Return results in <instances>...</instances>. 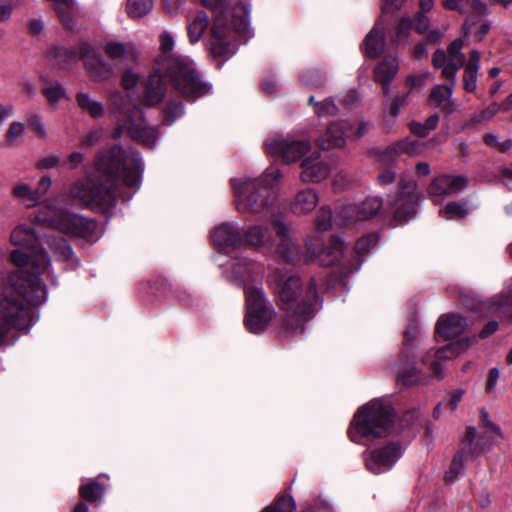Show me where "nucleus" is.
Here are the masks:
<instances>
[{"mask_svg":"<svg viewBox=\"0 0 512 512\" xmlns=\"http://www.w3.org/2000/svg\"><path fill=\"white\" fill-rule=\"evenodd\" d=\"M344 249L345 243L339 237H332L330 245L323 247L322 238L313 235L306 240L305 257L307 261H318L321 266H333L339 262Z\"/></svg>","mask_w":512,"mask_h":512,"instance_id":"4468645a","label":"nucleus"},{"mask_svg":"<svg viewBox=\"0 0 512 512\" xmlns=\"http://www.w3.org/2000/svg\"><path fill=\"white\" fill-rule=\"evenodd\" d=\"M51 184V178L48 176H44L39 180L36 189H33L24 182H19L13 187L12 195L21 205L27 208L35 207L47 194Z\"/></svg>","mask_w":512,"mask_h":512,"instance_id":"412c9836","label":"nucleus"},{"mask_svg":"<svg viewBox=\"0 0 512 512\" xmlns=\"http://www.w3.org/2000/svg\"><path fill=\"white\" fill-rule=\"evenodd\" d=\"M105 54L114 61H135L138 58V50L132 43H119L107 41L103 45Z\"/></svg>","mask_w":512,"mask_h":512,"instance_id":"473e14b6","label":"nucleus"},{"mask_svg":"<svg viewBox=\"0 0 512 512\" xmlns=\"http://www.w3.org/2000/svg\"><path fill=\"white\" fill-rule=\"evenodd\" d=\"M481 54L478 50H471L469 52V59L464 62V69L478 72L480 69Z\"/></svg>","mask_w":512,"mask_h":512,"instance_id":"69168bd1","label":"nucleus"},{"mask_svg":"<svg viewBox=\"0 0 512 512\" xmlns=\"http://www.w3.org/2000/svg\"><path fill=\"white\" fill-rule=\"evenodd\" d=\"M479 426L480 435L475 427H467L463 439V453L478 456L490 446L498 445L502 441L503 434L500 427L490 419L485 409L480 410Z\"/></svg>","mask_w":512,"mask_h":512,"instance_id":"9b49d317","label":"nucleus"},{"mask_svg":"<svg viewBox=\"0 0 512 512\" xmlns=\"http://www.w3.org/2000/svg\"><path fill=\"white\" fill-rule=\"evenodd\" d=\"M10 242L16 246L33 247L37 242V237L28 226L18 225L11 232Z\"/></svg>","mask_w":512,"mask_h":512,"instance_id":"58836bf2","label":"nucleus"},{"mask_svg":"<svg viewBox=\"0 0 512 512\" xmlns=\"http://www.w3.org/2000/svg\"><path fill=\"white\" fill-rule=\"evenodd\" d=\"M243 244L254 247H270L272 245V233L269 228L255 225L250 227L244 235H242Z\"/></svg>","mask_w":512,"mask_h":512,"instance_id":"72a5a7b5","label":"nucleus"},{"mask_svg":"<svg viewBox=\"0 0 512 512\" xmlns=\"http://www.w3.org/2000/svg\"><path fill=\"white\" fill-rule=\"evenodd\" d=\"M412 28V23L410 18L404 17L400 20L397 32H396V38L398 41H401L403 39H406L410 33V30Z\"/></svg>","mask_w":512,"mask_h":512,"instance_id":"338daca9","label":"nucleus"},{"mask_svg":"<svg viewBox=\"0 0 512 512\" xmlns=\"http://www.w3.org/2000/svg\"><path fill=\"white\" fill-rule=\"evenodd\" d=\"M464 305L479 313L495 314L501 318L512 321V279L508 282L505 292L483 302L477 297H466Z\"/></svg>","mask_w":512,"mask_h":512,"instance_id":"2eb2a0df","label":"nucleus"},{"mask_svg":"<svg viewBox=\"0 0 512 512\" xmlns=\"http://www.w3.org/2000/svg\"><path fill=\"white\" fill-rule=\"evenodd\" d=\"M34 221L74 237L89 238L96 230L94 221L58 208L54 203H48L39 209L34 215Z\"/></svg>","mask_w":512,"mask_h":512,"instance_id":"1a4fd4ad","label":"nucleus"},{"mask_svg":"<svg viewBox=\"0 0 512 512\" xmlns=\"http://www.w3.org/2000/svg\"><path fill=\"white\" fill-rule=\"evenodd\" d=\"M216 13L211 28L210 51L214 57L228 59L236 53L238 38L250 32L249 10L242 4L229 9L227 0H202Z\"/></svg>","mask_w":512,"mask_h":512,"instance_id":"20e7f679","label":"nucleus"},{"mask_svg":"<svg viewBox=\"0 0 512 512\" xmlns=\"http://www.w3.org/2000/svg\"><path fill=\"white\" fill-rule=\"evenodd\" d=\"M467 187V178L462 175H440L435 177L429 187L428 194L434 202H438L445 196H451L462 192Z\"/></svg>","mask_w":512,"mask_h":512,"instance_id":"aec40b11","label":"nucleus"},{"mask_svg":"<svg viewBox=\"0 0 512 512\" xmlns=\"http://www.w3.org/2000/svg\"><path fill=\"white\" fill-rule=\"evenodd\" d=\"M384 28L377 23L366 35L363 43L364 54L369 58H376L384 51Z\"/></svg>","mask_w":512,"mask_h":512,"instance_id":"f704fd0d","label":"nucleus"},{"mask_svg":"<svg viewBox=\"0 0 512 512\" xmlns=\"http://www.w3.org/2000/svg\"><path fill=\"white\" fill-rule=\"evenodd\" d=\"M500 111H502L500 105L496 102H493L490 105H488L486 108L481 110L479 113L473 115L471 118V123L479 124V123H482L485 121H490Z\"/></svg>","mask_w":512,"mask_h":512,"instance_id":"6e6d98bb","label":"nucleus"},{"mask_svg":"<svg viewBox=\"0 0 512 512\" xmlns=\"http://www.w3.org/2000/svg\"><path fill=\"white\" fill-rule=\"evenodd\" d=\"M265 149L270 156L290 164L305 156L310 151L311 144L308 140L274 136L266 140Z\"/></svg>","mask_w":512,"mask_h":512,"instance_id":"ddd939ff","label":"nucleus"},{"mask_svg":"<svg viewBox=\"0 0 512 512\" xmlns=\"http://www.w3.org/2000/svg\"><path fill=\"white\" fill-rule=\"evenodd\" d=\"M382 208L383 199L381 197H368L360 203L349 204L342 207L338 212L337 219L341 224L368 220L378 215Z\"/></svg>","mask_w":512,"mask_h":512,"instance_id":"f3484780","label":"nucleus"},{"mask_svg":"<svg viewBox=\"0 0 512 512\" xmlns=\"http://www.w3.org/2000/svg\"><path fill=\"white\" fill-rule=\"evenodd\" d=\"M17 270L5 273L0 270V346L8 343L12 330H28L33 324L31 306L47 299L46 287L39 275L50 266L47 253L34 250L31 255L20 250L10 254Z\"/></svg>","mask_w":512,"mask_h":512,"instance_id":"f257e3e1","label":"nucleus"},{"mask_svg":"<svg viewBox=\"0 0 512 512\" xmlns=\"http://www.w3.org/2000/svg\"><path fill=\"white\" fill-rule=\"evenodd\" d=\"M477 77H478V72L464 69L463 84H464V89L467 92L475 91V89L477 87Z\"/></svg>","mask_w":512,"mask_h":512,"instance_id":"e2e57ef3","label":"nucleus"},{"mask_svg":"<svg viewBox=\"0 0 512 512\" xmlns=\"http://www.w3.org/2000/svg\"><path fill=\"white\" fill-rule=\"evenodd\" d=\"M96 175L79 179L69 190L72 202L97 211H108L116 204L117 185L120 178L130 188L139 189L142 159L134 150L126 151L113 146L100 152L94 161Z\"/></svg>","mask_w":512,"mask_h":512,"instance_id":"f03ea898","label":"nucleus"},{"mask_svg":"<svg viewBox=\"0 0 512 512\" xmlns=\"http://www.w3.org/2000/svg\"><path fill=\"white\" fill-rule=\"evenodd\" d=\"M378 241L377 234H368L357 240L355 250L359 255H365L377 246Z\"/></svg>","mask_w":512,"mask_h":512,"instance_id":"5fc2aeb1","label":"nucleus"},{"mask_svg":"<svg viewBox=\"0 0 512 512\" xmlns=\"http://www.w3.org/2000/svg\"><path fill=\"white\" fill-rule=\"evenodd\" d=\"M55 4V9L61 21L68 28H72V19L75 13L74 0H51Z\"/></svg>","mask_w":512,"mask_h":512,"instance_id":"37998d69","label":"nucleus"},{"mask_svg":"<svg viewBox=\"0 0 512 512\" xmlns=\"http://www.w3.org/2000/svg\"><path fill=\"white\" fill-rule=\"evenodd\" d=\"M42 93L49 104L54 107H56L61 100L69 99L65 88L58 81H46L43 85Z\"/></svg>","mask_w":512,"mask_h":512,"instance_id":"a19ab883","label":"nucleus"},{"mask_svg":"<svg viewBox=\"0 0 512 512\" xmlns=\"http://www.w3.org/2000/svg\"><path fill=\"white\" fill-rule=\"evenodd\" d=\"M162 76H165L164 72L157 71L155 67L154 72L143 83L140 101L144 106L154 107L164 99L166 86Z\"/></svg>","mask_w":512,"mask_h":512,"instance_id":"5701e85b","label":"nucleus"},{"mask_svg":"<svg viewBox=\"0 0 512 512\" xmlns=\"http://www.w3.org/2000/svg\"><path fill=\"white\" fill-rule=\"evenodd\" d=\"M104 487L96 482H90L80 487V495L83 499L94 502L102 498Z\"/></svg>","mask_w":512,"mask_h":512,"instance_id":"603ef678","label":"nucleus"},{"mask_svg":"<svg viewBox=\"0 0 512 512\" xmlns=\"http://www.w3.org/2000/svg\"><path fill=\"white\" fill-rule=\"evenodd\" d=\"M109 110L113 115L116 128L113 138L127 134L132 139L147 146H154L158 139V130L146 124L143 110L132 104L131 99L120 92H113L108 97Z\"/></svg>","mask_w":512,"mask_h":512,"instance_id":"423d86ee","label":"nucleus"},{"mask_svg":"<svg viewBox=\"0 0 512 512\" xmlns=\"http://www.w3.org/2000/svg\"><path fill=\"white\" fill-rule=\"evenodd\" d=\"M483 142L490 149H493L500 153H506L512 147V139L511 138L502 139L499 135H497L495 133H491V132L485 133L483 135Z\"/></svg>","mask_w":512,"mask_h":512,"instance_id":"49530a36","label":"nucleus"},{"mask_svg":"<svg viewBox=\"0 0 512 512\" xmlns=\"http://www.w3.org/2000/svg\"><path fill=\"white\" fill-rule=\"evenodd\" d=\"M394 410L382 399H373L355 413L348 435L351 441L360 443L385 437L393 432Z\"/></svg>","mask_w":512,"mask_h":512,"instance_id":"0eeeda50","label":"nucleus"},{"mask_svg":"<svg viewBox=\"0 0 512 512\" xmlns=\"http://www.w3.org/2000/svg\"><path fill=\"white\" fill-rule=\"evenodd\" d=\"M73 58H84V65L89 75L97 80L108 79L113 74L110 64L104 61L96 52H90L87 46H82L79 52H71Z\"/></svg>","mask_w":512,"mask_h":512,"instance_id":"4be33fe9","label":"nucleus"},{"mask_svg":"<svg viewBox=\"0 0 512 512\" xmlns=\"http://www.w3.org/2000/svg\"><path fill=\"white\" fill-rule=\"evenodd\" d=\"M245 306L244 324L253 334L264 332L276 316L275 308L266 297L261 284L245 288Z\"/></svg>","mask_w":512,"mask_h":512,"instance_id":"9d476101","label":"nucleus"},{"mask_svg":"<svg viewBox=\"0 0 512 512\" xmlns=\"http://www.w3.org/2000/svg\"><path fill=\"white\" fill-rule=\"evenodd\" d=\"M209 24V18L203 11L197 12L194 19L188 24L187 32L191 43H196L202 37Z\"/></svg>","mask_w":512,"mask_h":512,"instance_id":"ea45409f","label":"nucleus"},{"mask_svg":"<svg viewBox=\"0 0 512 512\" xmlns=\"http://www.w3.org/2000/svg\"><path fill=\"white\" fill-rule=\"evenodd\" d=\"M25 125L22 122H12L6 132V139L9 144L17 142L24 134Z\"/></svg>","mask_w":512,"mask_h":512,"instance_id":"052dcab7","label":"nucleus"},{"mask_svg":"<svg viewBox=\"0 0 512 512\" xmlns=\"http://www.w3.org/2000/svg\"><path fill=\"white\" fill-rule=\"evenodd\" d=\"M309 103L315 105L314 110L318 116L333 115L337 112V107L331 100L314 103V97L311 96L309 98Z\"/></svg>","mask_w":512,"mask_h":512,"instance_id":"13d9d810","label":"nucleus"},{"mask_svg":"<svg viewBox=\"0 0 512 512\" xmlns=\"http://www.w3.org/2000/svg\"><path fill=\"white\" fill-rule=\"evenodd\" d=\"M269 285L277 304L285 312L282 330L296 334L314 317L318 302L317 283L311 278L303 283L297 275L275 270L269 277Z\"/></svg>","mask_w":512,"mask_h":512,"instance_id":"7ed1b4c3","label":"nucleus"},{"mask_svg":"<svg viewBox=\"0 0 512 512\" xmlns=\"http://www.w3.org/2000/svg\"><path fill=\"white\" fill-rule=\"evenodd\" d=\"M47 244L55 253V255H57L61 260L71 261L72 264L74 262L78 264L77 259L74 257L71 246L65 239L61 237L48 236Z\"/></svg>","mask_w":512,"mask_h":512,"instance_id":"4c0bfd02","label":"nucleus"},{"mask_svg":"<svg viewBox=\"0 0 512 512\" xmlns=\"http://www.w3.org/2000/svg\"><path fill=\"white\" fill-rule=\"evenodd\" d=\"M231 278L246 287H254L252 282H258L261 274V266L246 259H232L229 264ZM257 285H255L256 287Z\"/></svg>","mask_w":512,"mask_h":512,"instance_id":"b1692460","label":"nucleus"},{"mask_svg":"<svg viewBox=\"0 0 512 512\" xmlns=\"http://www.w3.org/2000/svg\"><path fill=\"white\" fill-rule=\"evenodd\" d=\"M418 200L416 181L401 179L397 190L388 195V205L393 210L395 220L404 223L411 219L416 213Z\"/></svg>","mask_w":512,"mask_h":512,"instance_id":"f8f14e48","label":"nucleus"},{"mask_svg":"<svg viewBox=\"0 0 512 512\" xmlns=\"http://www.w3.org/2000/svg\"><path fill=\"white\" fill-rule=\"evenodd\" d=\"M300 168V180L303 183H320L327 179L331 173L330 163L318 151L307 155L302 160Z\"/></svg>","mask_w":512,"mask_h":512,"instance_id":"6ab92c4d","label":"nucleus"},{"mask_svg":"<svg viewBox=\"0 0 512 512\" xmlns=\"http://www.w3.org/2000/svg\"><path fill=\"white\" fill-rule=\"evenodd\" d=\"M455 83L450 81L447 85H436L430 93L429 101L432 105L441 108L446 114H452L458 109V104L452 99Z\"/></svg>","mask_w":512,"mask_h":512,"instance_id":"c756f323","label":"nucleus"},{"mask_svg":"<svg viewBox=\"0 0 512 512\" xmlns=\"http://www.w3.org/2000/svg\"><path fill=\"white\" fill-rule=\"evenodd\" d=\"M348 122L345 120L331 122L326 132L318 140L321 149L342 148L346 143Z\"/></svg>","mask_w":512,"mask_h":512,"instance_id":"a878e982","label":"nucleus"},{"mask_svg":"<svg viewBox=\"0 0 512 512\" xmlns=\"http://www.w3.org/2000/svg\"><path fill=\"white\" fill-rule=\"evenodd\" d=\"M438 122L439 115L433 114L429 116L424 123L412 122L410 123L409 127L413 134H416L420 137H425L437 127Z\"/></svg>","mask_w":512,"mask_h":512,"instance_id":"de8ad7c7","label":"nucleus"},{"mask_svg":"<svg viewBox=\"0 0 512 512\" xmlns=\"http://www.w3.org/2000/svg\"><path fill=\"white\" fill-rule=\"evenodd\" d=\"M163 114L168 124H172L184 114V106L179 100H168L163 108Z\"/></svg>","mask_w":512,"mask_h":512,"instance_id":"3c124183","label":"nucleus"},{"mask_svg":"<svg viewBox=\"0 0 512 512\" xmlns=\"http://www.w3.org/2000/svg\"><path fill=\"white\" fill-rule=\"evenodd\" d=\"M465 35H472L478 42L482 41L490 30V26L482 19L470 17L463 25Z\"/></svg>","mask_w":512,"mask_h":512,"instance_id":"79ce46f5","label":"nucleus"},{"mask_svg":"<svg viewBox=\"0 0 512 512\" xmlns=\"http://www.w3.org/2000/svg\"><path fill=\"white\" fill-rule=\"evenodd\" d=\"M474 455H467L463 453V448L461 451L455 455L453 458V461L450 466L449 472L445 475V480L452 482L459 473L463 471L464 468V459H467L468 457H473Z\"/></svg>","mask_w":512,"mask_h":512,"instance_id":"864d4df0","label":"nucleus"},{"mask_svg":"<svg viewBox=\"0 0 512 512\" xmlns=\"http://www.w3.org/2000/svg\"><path fill=\"white\" fill-rule=\"evenodd\" d=\"M315 225L318 231H328L332 228V211L329 207L323 206L318 210Z\"/></svg>","mask_w":512,"mask_h":512,"instance_id":"4d7b16f0","label":"nucleus"},{"mask_svg":"<svg viewBox=\"0 0 512 512\" xmlns=\"http://www.w3.org/2000/svg\"><path fill=\"white\" fill-rule=\"evenodd\" d=\"M272 225L276 231L280 242L277 246V253L283 259L292 261L298 255L299 247L291 238V227L280 217L272 220Z\"/></svg>","mask_w":512,"mask_h":512,"instance_id":"393cba45","label":"nucleus"},{"mask_svg":"<svg viewBox=\"0 0 512 512\" xmlns=\"http://www.w3.org/2000/svg\"><path fill=\"white\" fill-rule=\"evenodd\" d=\"M28 125L32 131H34L39 137L46 138V128L42 121L41 116L33 115L28 118Z\"/></svg>","mask_w":512,"mask_h":512,"instance_id":"680f3d73","label":"nucleus"},{"mask_svg":"<svg viewBox=\"0 0 512 512\" xmlns=\"http://www.w3.org/2000/svg\"><path fill=\"white\" fill-rule=\"evenodd\" d=\"M319 203V195L313 188H303L294 195L289 208L294 215L301 216L311 213Z\"/></svg>","mask_w":512,"mask_h":512,"instance_id":"bb28decb","label":"nucleus"},{"mask_svg":"<svg viewBox=\"0 0 512 512\" xmlns=\"http://www.w3.org/2000/svg\"><path fill=\"white\" fill-rule=\"evenodd\" d=\"M468 327L466 319L458 314H447L439 318L436 331L446 339H453L462 335Z\"/></svg>","mask_w":512,"mask_h":512,"instance_id":"c85d7f7f","label":"nucleus"},{"mask_svg":"<svg viewBox=\"0 0 512 512\" xmlns=\"http://www.w3.org/2000/svg\"><path fill=\"white\" fill-rule=\"evenodd\" d=\"M175 46L174 36L163 31L159 35L160 55L155 60L157 71L164 72L165 77L187 99L196 100L211 91V86L202 81L192 60L171 54Z\"/></svg>","mask_w":512,"mask_h":512,"instance_id":"39448f33","label":"nucleus"},{"mask_svg":"<svg viewBox=\"0 0 512 512\" xmlns=\"http://www.w3.org/2000/svg\"><path fill=\"white\" fill-rule=\"evenodd\" d=\"M397 379L405 386H411L418 383H426V378L420 376L419 370L408 363L398 372Z\"/></svg>","mask_w":512,"mask_h":512,"instance_id":"c03bdc74","label":"nucleus"},{"mask_svg":"<svg viewBox=\"0 0 512 512\" xmlns=\"http://www.w3.org/2000/svg\"><path fill=\"white\" fill-rule=\"evenodd\" d=\"M464 40L459 38L450 43L447 49L448 65L442 70V75L453 83L456 82L458 70L464 65L465 55L462 53Z\"/></svg>","mask_w":512,"mask_h":512,"instance_id":"cd10ccee","label":"nucleus"},{"mask_svg":"<svg viewBox=\"0 0 512 512\" xmlns=\"http://www.w3.org/2000/svg\"><path fill=\"white\" fill-rule=\"evenodd\" d=\"M76 102L80 110L88 114L93 119H100L105 114V108L102 102L93 98L89 93L78 92Z\"/></svg>","mask_w":512,"mask_h":512,"instance_id":"e433bc0d","label":"nucleus"},{"mask_svg":"<svg viewBox=\"0 0 512 512\" xmlns=\"http://www.w3.org/2000/svg\"><path fill=\"white\" fill-rule=\"evenodd\" d=\"M422 151L423 145L419 141L406 138L387 147L382 157L384 161L392 162L399 155H416Z\"/></svg>","mask_w":512,"mask_h":512,"instance_id":"2f4dec72","label":"nucleus"},{"mask_svg":"<svg viewBox=\"0 0 512 512\" xmlns=\"http://www.w3.org/2000/svg\"><path fill=\"white\" fill-rule=\"evenodd\" d=\"M212 240L221 249L235 248L243 244L242 234L229 223L219 225L212 234Z\"/></svg>","mask_w":512,"mask_h":512,"instance_id":"7c9ffc66","label":"nucleus"},{"mask_svg":"<svg viewBox=\"0 0 512 512\" xmlns=\"http://www.w3.org/2000/svg\"><path fill=\"white\" fill-rule=\"evenodd\" d=\"M121 83L124 89H133L139 83V75L132 70H128L123 74Z\"/></svg>","mask_w":512,"mask_h":512,"instance_id":"0e129e2a","label":"nucleus"},{"mask_svg":"<svg viewBox=\"0 0 512 512\" xmlns=\"http://www.w3.org/2000/svg\"><path fill=\"white\" fill-rule=\"evenodd\" d=\"M464 391L459 389L452 392L442 403H440L434 410V414L438 413L440 406H444L449 411L453 412L463 397Z\"/></svg>","mask_w":512,"mask_h":512,"instance_id":"bf43d9fd","label":"nucleus"},{"mask_svg":"<svg viewBox=\"0 0 512 512\" xmlns=\"http://www.w3.org/2000/svg\"><path fill=\"white\" fill-rule=\"evenodd\" d=\"M475 342V336L470 338L465 337L456 342H452L438 349L435 353H433V355L427 354L422 359V363L424 365H429V371L432 377H435L437 380H441L444 375L439 361L458 356L460 353L465 351L469 346L473 345Z\"/></svg>","mask_w":512,"mask_h":512,"instance_id":"dca6fc26","label":"nucleus"},{"mask_svg":"<svg viewBox=\"0 0 512 512\" xmlns=\"http://www.w3.org/2000/svg\"><path fill=\"white\" fill-rule=\"evenodd\" d=\"M153 8V0H127V13L131 18H142Z\"/></svg>","mask_w":512,"mask_h":512,"instance_id":"a18cd8bd","label":"nucleus"},{"mask_svg":"<svg viewBox=\"0 0 512 512\" xmlns=\"http://www.w3.org/2000/svg\"><path fill=\"white\" fill-rule=\"evenodd\" d=\"M398 72V62L394 57L385 58L375 69L374 79L383 85V91L388 94V85Z\"/></svg>","mask_w":512,"mask_h":512,"instance_id":"c9c22d12","label":"nucleus"},{"mask_svg":"<svg viewBox=\"0 0 512 512\" xmlns=\"http://www.w3.org/2000/svg\"><path fill=\"white\" fill-rule=\"evenodd\" d=\"M281 178V171L271 167L258 178L233 179L237 210L254 214L264 212L270 205L271 190Z\"/></svg>","mask_w":512,"mask_h":512,"instance_id":"6e6552de","label":"nucleus"},{"mask_svg":"<svg viewBox=\"0 0 512 512\" xmlns=\"http://www.w3.org/2000/svg\"><path fill=\"white\" fill-rule=\"evenodd\" d=\"M402 453L401 445L398 442H391L369 452L365 457V465L370 472L380 474L390 470Z\"/></svg>","mask_w":512,"mask_h":512,"instance_id":"a211bd4d","label":"nucleus"},{"mask_svg":"<svg viewBox=\"0 0 512 512\" xmlns=\"http://www.w3.org/2000/svg\"><path fill=\"white\" fill-rule=\"evenodd\" d=\"M370 128L369 123L365 121H359L355 124L348 123V130L350 131V134L356 137H362L365 135Z\"/></svg>","mask_w":512,"mask_h":512,"instance_id":"774afa93","label":"nucleus"},{"mask_svg":"<svg viewBox=\"0 0 512 512\" xmlns=\"http://www.w3.org/2000/svg\"><path fill=\"white\" fill-rule=\"evenodd\" d=\"M465 204V202H449L443 209L440 210V214L447 220L465 217L468 213V209L466 208Z\"/></svg>","mask_w":512,"mask_h":512,"instance_id":"8fccbe9b","label":"nucleus"},{"mask_svg":"<svg viewBox=\"0 0 512 512\" xmlns=\"http://www.w3.org/2000/svg\"><path fill=\"white\" fill-rule=\"evenodd\" d=\"M296 508L295 501L290 495H281L275 501L264 508L262 512H293Z\"/></svg>","mask_w":512,"mask_h":512,"instance_id":"09e8293b","label":"nucleus"}]
</instances>
